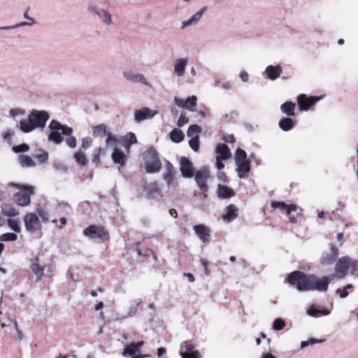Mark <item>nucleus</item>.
<instances>
[{
	"instance_id": "53",
	"label": "nucleus",
	"mask_w": 358,
	"mask_h": 358,
	"mask_svg": "<svg viewBox=\"0 0 358 358\" xmlns=\"http://www.w3.org/2000/svg\"><path fill=\"white\" fill-rule=\"evenodd\" d=\"M285 327V322L280 318L275 319L273 323V328L276 331L282 330Z\"/></svg>"
},
{
	"instance_id": "13",
	"label": "nucleus",
	"mask_w": 358,
	"mask_h": 358,
	"mask_svg": "<svg viewBox=\"0 0 358 358\" xmlns=\"http://www.w3.org/2000/svg\"><path fill=\"white\" fill-rule=\"evenodd\" d=\"M319 96L307 97L306 94H300L297 98L298 104L301 110H308L319 100Z\"/></svg>"
},
{
	"instance_id": "61",
	"label": "nucleus",
	"mask_w": 358,
	"mask_h": 358,
	"mask_svg": "<svg viewBox=\"0 0 358 358\" xmlns=\"http://www.w3.org/2000/svg\"><path fill=\"white\" fill-rule=\"evenodd\" d=\"M222 159L219 157H216V166L219 170L224 169V164L222 162Z\"/></svg>"
},
{
	"instance_id": "21",
	"label": "nucleus",
	"mask_w": 358,
	"mask_h": 358,
	"mask_svg": "<svg viewBox=\"0 0 358 358\" xmlns=\"http://www.w3.org/2000/svg\"><path fill=\"white\" fill-rule=\"evenodd\" d=\"M313 290H317L319 292H326L328 289L329 281L327 278H316L313 275L312 280Z\"/></svg>"
},
{
	"instance_id": "5",
	"label": "nucleus",
	"mask_w": 358,
	"mask_h": 358,
	"mask_svg": "<svg viewBox=\"0 0 358 358\" xmlns=\"http://www.w3.org/2000/svg\"><path fill=\"white\" fill-rule=\"evenodd\" d=\"M143 158L147 173H154L161 170L162 163L157 150L153 147H150L145 152Z\"/></svg>"
},
{
	"instance_id": "28",
	"label": "nucleus",
	"mask_w": 358,
	"mask_h": 358,
	"mask_svg": "<svg viewBox=\"0 0 358 358\" xmlns=\"http://www.w3.org/2000/svg\"><path fill=\"white\" fill-rule=\"evenodd\" d=\"M217 157L222 160H227L231 157V152L229 147L224 143H218L216 146Z\"/></svg>"
},
{
	"instance_id": "9",
	"label": "nucleus",
	"mask_w": 358,
	"mask_h": 358,
	"mask_svg": "<svg viewBox=\"0 0 358 358\" xmlns=\"http://www.w3.org/2000/svg\"><path fill=\"white\" fill-rule=\"evenodd\" d=\"M194 176L196 183L199 189L203 192H206L208 189L207 182L210 178L209 169L206 166H203L196 171Z\"/></svg>"
},
{
	"instance_id": "31",
	"label": "nucleus",
	"mask_w": 358,
	"mask_h": 358,
	"mask_svg": "<svg viewBox=\"0 0 358 358\" xmlns=\"http://www.w3.org/2000/svg\"><path fill=\"white\" fill-rule=\"evenodd\" d=\"M279 127L284 131H288L294 127V122L289 117H283L278 122Z\"/></svg>"
},
{
	"instance_id": "51",
	"label": "nucleus",
	"mask_w": 358,
	"mask_h": 358,
	"mask_svg": "<svg viewBox=\"0 0 358 358\" xmlns=\"http://www.w3.org/2000/svg\"><path fill=\"white\" fill-rule=\"evenodd\" d=\"M38 215L41 217L43 222H48L50 219L49 210L45 208H38L37 210Z\"/></svg>"
},
{
	"instance_id": "64",
	"label": "nucleus",
	"mask_w": 358,
	"mask_h": 358,
	"mask_svg": "<svg viewBox=\"0 0 358 358\" xmlns=\"http://www.w3.org/2000/svg\"><path fill=\"white\" fill-rule=\"evenodd\" d=\"M261 358H277L275 355L271 354V352H263L262 354Z\"/></svg>"
},
{
	"instance_id": "39",
	"label": "nucleus",
	"mask_w": 358,
	"mask_h": 358,
	"mask_svg": "<svg viewBox=\"0 0 358 358\" xmlns=\"http://www.w3.org/2000/svg\"><path fill=\"white\" fill-rule=\"evenodd\" d=\"M201 131V128L197 124H192L189 127L187 135L190 138H194L196 136H199V134Z\"/></svg>"
},
{
	"instance_id": "50",
	"label": "nucleus",
	"mask_w": 358,
	"mask_h": 358,
	"mask_svg": "<svg viewBox=\"0 0 358 358\" xmlns=\"http://www.w3.org/2000/svg\"><path fill=\"white\" fill-rule=\"evenodd\" d=\"M322 342H323V340H319V339H316V338H310L308 341H301V344H300V347H301V348H304L309 345L321 343Z\"/></svg>"
},
{
	"instance_id": "54",
	"label": "nucleus",
	"mask_w": 358,
	"mask_h": 358,
	"mask_svg": "<svg viewBox=\"0 0 358 358\" xmlns=\"http://www.w3.org/2000/svg\"><path fill=\"white\" fill-rule=\"evenodd\" d=\"M189 122V118L185 116V113H182L179 117V119L178 120V122H177V125L179 127H183L184 125H185L186 124H187Z\"/></svg>"
},
{
	"instance_id": "20",
	"label": "nucleus",
	"mask_w": 358,
	"mask_h": 358,
	"mask_svg": "<svg viewBox=\"0 0 358 358\" xmlns=\"http://www.w3.org/2000/svg\"><path fill=\"white\" fill-rule=\"evenodd\" d=\"M188 63L187 58H178L174 61L173 71L178 77L184 76Z\"/></svg>"
},
{
	"instance_id": "42",
	"label": "nucleus",
	"mask_w": 358,
	"mask_h": 358,
	"mask_svg": "<svg viewBox=\"0 0 358 358\" xmlns=\"http://www.w3.org/2000/svg\"><path fill=\"white\" fill-rule=\"evenodd\" d=\"M17 239V235L15 233H5L0 236V241L2 242L15 241Z\"/></svg>"
},
{
	"instance_id": "60",
	"label": "nucleus",
	"mask_w": 358,
	"mask_h": 358,
	"mask_svg": "<svg viewBox=\"0 0 358 358\" xmlns=\"http://www.w3.org/2000/svg\"><path fill=\"white\" fill-rule=\"evenodd\" d=\"M239 77L241 79V80L244 83H246L248 80V74L245 71H242L240 73Z\"/></svg>"
},
{
	"instance_id": "48",
	"label": "nucleus",
	"mask_w": 358,
	"mask_h": 358,
	"mask_svg": "<svg viewBox=\"0 0 358 358\" xmlns=\"http://www.w3.org/2000/svg\"><path fill=\"white\" fill-rule=\"evenodd\" d=\"M29 146L27 143H22L19 145L13 146L12 150L15 153L26 152L29 151Z\"/></svg>"
},
{
	"instance_id": "17",
	"label": "nucleus",
	"mask_w": 358,
	"mask_h": 358,
	"mask_svg": "<svg viewBox=\"0 0 358 358\" xmlns=\"http://www.w3.org/2000/svg\"><path fill=\"white\" fill-rule=\"evenodd\" d=\"M144 343V341H141L137 343L132 342L127 345L124 348L122 355L124 356L129 355L132 358H134V357H136L138 355H136V353L141 351V348Z\"/></svg>"
},
{
	"instance_id": "44",
	"label": "nucleus",
	"mask_w": 358,
	"mask_h": 358,
	"mask_svg": "<svg viewBox=\"0 0 358 358\" xmlns=\"http://www.w3.org/2000/svg\"><path fill=\"white\" fill-rule=\"evenodd\" d=\"M124 141L127 148H129L131 145L137 143V138L135 134L132 132H129L125 136Z\"/></svg>"
},
{
	"instance_id": "27",
	"label": "nucleus",
	"mask_w": 358,
	"mask_h": 358,
	"mask_svg": "<svg viewBox=\"0 0 358 358\" xmlns=\"http://www.w3.org/2000/svg\"><path fill=\"white\" fill-rule=\"evenodd\" d=\"M217 196L222 199H229L234 196V192L230 187L219 184L217 186Z\"/></svg>"
},
{
	"instance_id": "30",
	"label": "nucleus",
	"mask_w": 358,
	"mask_h": 358,
	"mask_svg": "<svg viewBox=\"0 0 358 358\" xmlns=\"http://www.w3.org/2000/svg\"><path fill=\"white\" fill-rule=\"evenodd\" d=\"M18 162L22 168H31L36 166V162L34 159L27 155H19Z\"/></svg>"
},
{
	"instance_id": "41",
	"label": "nucleus",
	"mask_w": 358,
	"mask_h": 358,
	"mask_svg": "<svg viewBox=\"0 0 358 358\" xmlns=\"http://www.w3.org/2000/svg\"><path fill=\"white\" fill-rule=\"evenodd\" d=\"M106 143L107 147L113 148L114 150L117 148V140L111 133L107 134Z\"/></svg>"
},
{
	"instance_id": "52",
	"label": "nucleus",
	"mask_w": 358,
	"mask_h": 358,
	"mask_svg": "<svg viewBox=\"0 0 358 358\" xmlns=\"http://www.w3.org/2000/svg\"><path fill=\"white\" fill-rule=\"evenodd\" d=\"M24 114H25V110L24 109L20 108H13L9 110V115L12 117H15L16 116H18V115H24Z\"/></svg>"
},
{
	"instance_id": "62",
	"label": "nucleus",
	"mask_w": 358,
	"mask_h": 358,
	"mask_svg": "<svg viewBox=\"0 0 358 358\" xmlns=\"http://www.w3.org/2000/svg\"><path fill=\"white\" fill-rule=\"evenodd\" d=\"M224 140L227 142V143H234L235 142V138L233 135L231 134H228L227 136H224Z\"/></svg>"
},
{
	"instance_id": "18",
	"label": "nucleus",
	"mask_w": 358,
	"mask_h": 358,
	"mask_svg": "<svg viewBox=\"0 0 358 358\" xmlns=\"http://www.w3.org/2000/svg\"><path fill=\"white\" fill-rule=\"evenodd\" d=\"M157 113V111H153L151 109L144 107L142 109L136 110L134 113L135 121L140 122L146 119H150L154 117Z\"/></svg>"
},
{
	"instance_id": "19",
	"label": "nucleus",
	"mask_w": 358,
	"mask_h": 358,
	"mask_svg": "<svg viewBox=\"0 0 358 358\" xmlns=\"http://www.w3.org/2000/svg\"><path fill=\"white\" fill-rule=\"evenodd\" d=\"M282 72V68L281 66L269 65L266 68L264 72V75L266 76L267 79L271 80H275L280 77Z\"/></svg>"
},
{
	"instance_id": "2",
	"label": "nucleus",
	"mask_w": 358,
	"mask_h": 358,
	"mask_svg": "<svg viewBox=\"0 0 358 358\" xmlns=\"http://www.w3.org/2000/svg\"><path fill=\"white\" fill-rule=\"evenodd\" d=\"M49 119L48 111L34 109L29 113L27 119L20 121L17 127L22 132L29 134L36 129H44Z\"/></svg>"
},
{
	"instance_id": "24",
	"label": "nucleus",
	"mask_w": 358,
	"mask_h": 358,
	"mask_svg": "<svg viewBox=\"0 0 358 358\" xmlns=\"http://www.w3.org/2000/svg\"><path fill=\"white\" fill-rule=\"evenodd\" d=\"M31 268L33 273L37 276L38 280L41 279L44 275L45 266L40 264L38 257L31 259Z\"/></svg>"
},
{
	"instance_id": "55",
	"label": "nucleus",
	"mask_w": 358,
	"mask_h": 358,
	"mask_svg": "<svg viewBox=\"0 0 358 358\" xmlns=\"http://www.w3.org/2000/svg\"><path fill=\"white\" fill-rule=\"evenodd\" d=\"M196 100H197L196 96L194 95H192L191 96H189L187 99V101H185V103H187V105H189V106L190 108L195 109V107L196 106Z\"/></svg>"
},
{
	"instance_id": "7",
	"label": "nucleus",
	"mask_w": 358,
	"mask_h": 358,
	"mask_svg": "<svg viewBox=\"0 0 358 358\" xmlns=\"http://www.w3.org/2000/svg\"><path fill=\"white\" fill-rule=\"evenodd\" d=\"M358 267V260H353L351 257L346 256L339 258L336 262L335 271L340 275L341 278H343L347 275L348 270L352 268V273Z\"/></svg>"
},
{
	"instance_id": "33",
	"label": "nucleus",
	"mask_w": 358,
	"mask_h": 358,
	"mask_svg": "<svg viewBox=\"0 0 358 358\" xmlns=\"http://www.w3.org/2000/svg\"><path fill=\"white\" fill-rule=\"evenodd\" d=\"M163 179L166 183L167 186L170 188H176L178 185V182L176 179L174 173H164Z\"/></svg>"
},
{
	"instance_id": "25",
	"label": "nucleus",
	"mask_w": 358,
	"mask_h": 358,
	"mask_svg": "<svg viewBox=\"0 0 358 358\" xmlns=\"http://www.w3.org/2000/svg\"><path fill=\"white\" fill-rule=\"evenodd\" d=\"M238 208L234 205H229L225 208L222 215V219L227 222H231L237 217Z\"/></svg>"
},
{
	"instance_id": "3",
	"label": "nucleus",
	"mask_w": 358,
	"mask_h": 358,
	"mask_svg": "<svg viewBox=\"0 0 358 358\" xmlns=\"http://www.w3.org/2000/svg\"><path fill=\"white\" fill-rule=\"evenodd\" d=\"M313 275H306L301 271H294L285 280L292 285H296L298 290L301 292L313 290Z\"/></svg>"
},
{
	"instance_id": "63",
	"label": "nucleus",
	"mask_w": 358,
	"mask_h": 358,
	"mask_svg": "<svg viewBox=\"0 0 358 358\" xmlns=\"http://www.w3.org/2000/svg\"><path fill=\"white\" fill-rule=\"evenodd\" d=\"M337 241L339 242L340 246H342L345 242V238L343 233L337 234Z\"/></svg>"
},
{
	"instance_id": "14",
	"label": "nucleus",
	"mask_w": 358,
	"mask_h": 358,
	"mask_svg": "<svg viewBox=\"0 0 358 358\" xmlns=\"http://www.w3.org/2000/svg\"><path fill=\"white\" fill-rule=\"evenodd\" d=\"M180 355L183 358H201V355L198 350H194V345L189 341H185L180 346Z\"/></svg>"
},
{
	"instance_id": "36",
	"label": "nucleus",
	"mask_w": 358,
	"mask_h": 358,
	"mask_svg": "<svg viewBox=\"0 0 358 358\" xmlns=\"http://www.w3.org/2000/svg\"><path fill=\"white\" fill-rule=\"evenodd\" d=\"M171 140L176 143L182 142L184 139L182 131L178 129H173L169 134Z\"/></svg>"
},
{
	"instance_id": "56",
	"label": "nucleus",
	"mask_w": 358,
	"mask_h": 358,
	"mask_svg": "<svg viewBox=\"0 0 358 358\" xmlns=\"http://www.w3.org/2000/svg\"><path fill=\"white\" fill-rule=\"evenodd\" d=\"M92 140L90 137H84L82 138V148L85 150L87 149L92 145Z\"/></svg>"
},
{
	"instance_id": "58",
	"label": "nucleus",
	"mask_w": 358,
	"mask_h": 358,
	"mask_svg": "<svg viewBox=\"0 0 358 358\" xmlns=\"http://www.w3.org/2000/svg\"><path fill=\"white\" fill-rule=\"evenodd\" d=\"M53 166L55 170L65 173L67 171V167L62 163H55Z\"/></svg>"
},
{
	"instance_id": "29",
	"label": "nucleus",
	"mask_w": 358,
	"mask_h": 358,
	"mask_svg": "<svg viewBox=\"0 0 358 358\" xmlns=\"http://www.w3.org/2000/svg\"><path fill=\"white\" fill-rule=\"evenodd\" d=\"M271 207L274 209L280 208L285 210L287 215H290L292 212L296 211L297 209V206L295 204L287 205L285 203L280 201H273Z\"/></svg>"
},
{
	"instance_id": "23",
	"label": "nucleus",
	"mask_w": 358,
	"mask_h": 358,
	"mask_svg": "<svg viewBox=\"0 0 358 358\" xmlns=\"http://www.w3.org/2000/svg\"><path fill=\"white\" fill-rule=\"evenodd\" d=\"M307 314L313 317H320L330 314V310H327L322 306H317L315 304L311 305L307 310Z\"/></svg>"
},
{
	"instance_id": "57",
	"label": "nucleus",
	"mask_w": 358,
	"mask_h": 358,
	"mask_svg": "<svg viewBox=\"0 0 358 358\" xmlns=\"http://www.w3.org/2000/svg\"><path fill=\"white\" fill-rule=\"evenodd\" d=\"M35 23H36L35 20H31V22H22L15 24L13 25V27H14V29H16V28H19L21 27L31 26V25L34 24Z\"/></svg>"
},
{
	"instance_id": "16",
	"label": "nucleus",
	"mask_w": 358,
	"mask_h": 358,
	"mask_svg": "<svg viewBox=\"0 0 358 358\" xmlns=\"http://www.w3.org/2000/svg\"><path fill=\"white\" fill-rule=\"evenodd\" d=\"M338 255V250L333 244H330V252L322 255L320 262L323 265L331 264Z\"/></svg>"
},
{
	"instance_id": "43",
	"label": "nucleus",
	"mask_w": 358,
	"mask_h": 358,
	"mask_svg": "<svg viewBox=\"0 0 358 358\" xmlns=\"http://www.w3.org/2000/svg\"><path fill=\"white\" fill-rule=\"evenodd\" d=\"M8 225L11 230L16 233H19L21 231V228L20 227L19 221L15 219H8Z\"/></svg>"
},
{
	"instance_id": "35",
	"label": "nucleus",
	"mask_w": 358,
	"mask_h": 358,
	"mask_svg": "<svg viewBox=\"0 0 358 358\" xmlns=\"http://www.w3.org/2000/svg\"><path fill=\"white\" fill-rule=\"evenodd\" d=\"M1 213L3 215L10 217H15L19 214V212L9 204H3L1 206Z\"/></svg>"
},
{
	"instance_id": "4",
	"label": "nucleus",
	"mask_w": 358,
	"mask_h": 358,
	"mask_svg": "<svg viewBox=\"0 0 358 358\" xmlns=\"http://www.w3.org/2000/svg\"><path fill=\"white\" fill-rule=\"evenodd\" d=\"M234 160L236 171L240 178H247L250 171V161L247 157V153L241 148H237L234 153Z\"/></svg>"
},
{
	"instance_id": "10",
	"label": "nucleus",
	"mask_w": 358,
	"mask_h": 358,
	"mask_svg": "<svg viewBox=\"0 0 358 358\" xmlns=\"http://www.w3.org/2000/svg\"><path fill=\"white\" fill-rule=\"evenodd\" d=\"M123 76L130 82L140 83L150 88L152 87L151 83L143 73H136L132 71H125L123 72Z\"/></svg>"
},
{
	"instance_id": "46",
	"label": "nucleus",
	"mask_w": 358,
	"mask_h": 358,
	"mask_svg": "<svg viewBox=\"0 0 358 358\" xmlns=\"http://www.w3.org/2000/svg\"><path fill=\"white\" fill-rule=\"evenodd\" d=\"M35 158L37 159L39 164H43L48 162L49 155L48 152L42 150L41 153L36 155Z\"/></svg>"
},
{
	"instance_id": "34",
	"label": "nucleus",
	"mask_w": 358,
	"mask_h": 358,
	"mask_svg": "<svg viewBox=\"0 0 358 358\" xmlns=\"http://www.w3.org/2000/svg\"><path fill=\"white\" fill-rule=\"evenodd\" d=\"M295 103L292 101H287L280 106L281 111L287 116L294 115Z\"/></svg>"
},
{
	"instance_id": "59",
	"label": "nucleus",
	"mask_w": 358,
	"mask_h": 358,
	"mask_svg": "<svg viewBox=\"0 0 358 358\" xmlns=\"http://www.w3.org/2000/svg\"><path fill=\"white\" fill-rule=\"evenodd\" d=\"M165 164L166 172L164 173H174L173 166L172 165V164L169 161H166Z\"/></svg>"
},
{
	"instance_id": "49",
	"label": "nucleus",
	"mask_w": 358,
	"mask_h": 358,
	"mask_svg": "<svg viewBox=\"0 0 358 358\" xmlns=\"http://www.w3.org/2000/svg\"><path fill=\"white\" fill-rule=\"evenodd\" d=\"M174 101H175L176 104L178 106H179V107L187 108V109H188L190 111H195L196 110V109L192 108H190L189 106V105H187V103H185V101H184L182 99H180V98H178V97L176 96L174 98Z\"/></svg>"
},
{
	"instance_id": "37",
	"label": "nucleus",
	"mask_w": 358,
	"mask_h": 358,
	"mask_svg": "<svg viewBox=\"0 0 358 358\" xmlns=\"http://www.w3.org/2000/svg\"><path fill=\"white\" fill-rule=\"evenodd\" d=\"M108 134L107 127L104 124H100L93 127V135L95 137H103Z\"/></svg>"
},
{
	"instance_id": "8",
	"label": "nucleus",
	"mask_w": 358,
	"mask_h": 358,
	"mask_svg": "<svg viewBox=\"0 0 358 358\" xmlns=\"http://www.w3.org/2000/svg\"><path fill=\"white\" fill-rule=\"evenodd\" d=\"M83 234L94 241H104L109 239V234L103 227L91 225L83 230Z\"/></svg>"
},
{
	"instance_id": "40",
	"label": "nucleus",
	"mask_w": 358,
	"mask_h": 358,
	"mask_svg": "<svg viewBox=\"0 0 358 358\" xmlns=\"http://www.w3.org/2000/svg\"><path fill=\"white\" fill-rule=\"evenodd\" d=\"M74 159L77 164L82 166H85L87 162L85 155L81 151H78L74 154Z\"/></svg>"
},
{
	"instance_id": "38",
	"label": "nucleus",
	"mask_w": 358,
	"mask_h": 358,
	"mask_svg": "<svg viewBox=\"0 0 358 358\" xmlns=\"http://www.w3.org/2000/svg\"><path fill=\"white\" fill-rule=\"evenodd\" d=\"M96 15L106 24H110L112 23L110 14L104 9H100Z\"/></svg>"
},
{
	"instance_id": "6",
	"label": "nucleus",
	"mask_w": 358,
	"mask_h": 358,
	"mask_svg": "<svg viewBox=\"0 0 358 358\" xmlns=\"http://www.w3.org/2000/svg\"><path fill=\"white\" fill-rule=\"evenodd\" d=\"M12 186H15L20 189V190L15 194L14 201L20 206H27L31 202V195L34 194V187L29 185H20L12 183Z\"/></svg>"
},
{
	"instance_id": "32",
	"label": "nucleus",
	"mask_w": 358,
	"mask_h": 358,
	"mask_svg": "<svg viewBox=\"0 0 358 358\" xmlns=\"http://www.w3.org/2000/svg\"><path fill=\"white\" fill-rule=\"evenodd\" d=\"M112 159L115 164H124L125 155L118 148H115L112 153Z\"/></svg>"
},
{
	"instance_id": "47",
	"label": "nucleus",
	"mask_w": 358,
	"mask_h": 358,
	"mask_svg": "<svg viewBox=\"0 0 358 358\" xmlns=\"http://www.w3.org/2000/svg\"><path fill=\"white\" fill-rule=\"evenodd\" d=\"M351 288H352V285L348 284L343 289H338L336 290V294L339 296L341 299H344L348 296V289Z\"/></svg>"
},
{
	"instance_id": "45",
	"label": "nucleus",
	"mask_w": 358,
	"mask_h": 358,
	"mask_svg": "<svg viewBox=\"0 0 358 358\" xmlns=\"http://www.w3.org/2000/svg\"><path fill=\"white\" fill-rule=\"evenodd\" d=\"M189 145L194 152H198L200 146L199 136L191 138L189 141Z\"/></svg>"
},
{
	"instance_id": "22",
	"label": "nucleus",
	"mask_w": 358,
	"mask_h": 358,
	"mask_svg": "<svg viewBox=\"0 0 358 358\" xmlns=\"http://www.w3.org/2000/svg\"><path fill=\"white\" fill-rule=\"evenodd\" d=\"M207 7H202L199 11L194 14L189 20L183 21L182 22L181 29H185L187 27L196 24L202 17L204 13L206 11Z\"/></svg>"
},
{
	"instance_id": "26",
	"label": "nucleus",
	"mask_w": 358,
	"mask_h": 358,
	"mask_svg": "<svg viewBox=\"0 0 358 358\" xmlns=\"http://www.w3.org/2000/svg\"><path fill=\"white\" fill-rule=\"evenodd\" d=\"M194 230L196 234L203 242L208 241L210 234L208 229L206 226L203 224L195 225L194 227Z\"/></svg>"
},
{
	"instance_id": "12",
	"label": "nucleus",
	"mask_w": 358,
	"mask_h": 358,
	"mask_svg": "<svg viewBox=\"0 0 358 358\" xmlns=\"http://www.w3.org/2000/svg\"><path fill=\"white\" fill-rule=\"evenodd\" d=\"M24 225L26 230L29 232H34L41 227L38 217L34 213H27L25 215Z\"/></svg>"
},
{
	"instance_id": "1",
	"label": "nucleus",
	"mask_w": 358,
	"mask_h": 358,
	"mask_svg": "<svg viewBox=\"0 0 358 358\" xmlns=\"http://www.w3.org/2000/svg\"><path fill=\"white\" fill-rule=\"evenodd\" d=\"M50 131L48 139L56 145H59L64 141L62 135L66 136V143L71 148H75L77 145V140L72 136L73 129L66 124H62L56 120H52L48 125Z\"/></svg>"
},
{
	"instance_id": "15",
	"label": "nucleus",
	"mask_w": 358,
	"mask_h": 358,
	"mask_svg": "<svg viewBox=\"0 0 358 358\" xmlns=\"http://www.w3.org/2000/svg\"><path fill=\"white\" fill-rule=\"evenodd\" d=\"M180 170L182 177L191 178L194 176L193 164L192 162L185 157L180 159Z\"/></svg>"
},
{
	"instance_id": "11",
	"label": "nucleus",
	"mask_w": 358,
	"mask_h": 358,
	"mask_svg": "<svg viewBox=\"0 0 358 358\" xmlns=\"http://www.w3.org/2000/svg\"><path fill=\"white\" fill-rule=\"evenodd\" d=\"M145 196L148 199H153L160 201L162 199V193L158 184L156 182H150L144 187Z\"/></svg>"
}]
</instances>
